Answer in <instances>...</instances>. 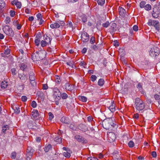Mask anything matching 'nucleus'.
<instances>
[{"label": "nucleus", "mask_w": 160, "mask_h": 160, "mask_svg": "<svg viewBox=\"0 0 160 160\" xmlns=\"http://www.w3.org/2000/svg\"><path fill=\"white\" fill-rule=\"evenodd\" d=\"M37 17L38 18V20H40L42 19V16L41 14L38 13L37 15Z\"/></svg>", "instance_id": "nucleus-49"}, {"label": "nucleus", "mask_w": 160, "mask_h": 160, "mask_svg": "<svg viewBox=\"0 0 160 160\" xmlns=\"http://www.w3.org/2000/svg\"><path fill=\"white\" fill-rule=\"evenodd\" d=\"M118 9L120 15L122 17L124 16L126 13L125 10L122 7H119Z\"/></svg>", "instance_id": "nucleus-15"}, {"label": "nucleus", "mask_w": 160, "mask_h": 160, "mask_svg": "<svg viewBox=\"0 0 160 160\" xmlns=\"http://www.w3.org/2000/svg\"><path fill=\"white\" fill-rule=\"evenodd\" d=\"M27 124L29 129H36L37 128L36 124L33 121H29L28 122Z\"/></svg>", "instance_id": "nucleus-11"}, {"label": "nucleus", "mask_w": 160, "mask_h": 160, "mask_svg": "<svg viewBox=\"0 0 160 160\" xmlns=\"http://www.w3.org/2000/svg\"><path fill=\"white\" fill-rule=\"evenodd\" d=\"M154 49V52L155 53V57L158 55L160 53V51L159 48L156 47H153Z\"/></svg>", "instance_id": "nucleus-23"}, {"label": "nucleus", "mask_w": 160, "mask_h": 160, "mask_svg": "<svg viewBox=\"0 0 160 160\" xmlns=\"http://www.w3.org/2000/svg\"><path fill=\"white\" fill-rule=\"evenodd\" d=\"M9 129V127L8 125H5L3 126L2 131L3 132L5 133L6 131Z\"/></svg>", "instance_id": "nucleus-35"}, {"label": "nucleus", "mask_w": 160, "mask_h": 160, "mask_svg": "<svg viewBox=\"0 0 160 160\" xmlns=\"http://www.w3.org/2000/svg\"><path fill=\"white\" fill-rule=\"evenodd\" d=\"M8 85V82L4 81L2 82L1 85V88L2 89H4L6 88Z\"/></svg>", "instance_id": "nucleus-20"}, {"label": "nucleus", "mask_w": 160, "mask_h": 160, "mask_svg": "<svg viewBox=\"0 0 160 160\" xmlns=\"http://www.w3.org/2000/svg\"><path fill=\"white\" fill-rule=\"evenodd\" d=\"M87 18L86 15H82V20L83 22H85L87 21Z\"/></svg>", "instance_id": "nucleus-51"}, {"label": "nucleus", "mask_w": 160, "mask_h": 160, "mask_svg": "<svg viewBox=\"0 0 160 160\" xmlns=\"http://www.w3.org/2000/svg\"><path fill=\"white\" fill-rule=\"evenodd\" d=\"M31 106L33 108H35L36 107L37 103H36V102L35 101H32V103H31Z\"/></svg>", "instance_id": "nucleus-55"}, {"label": "nucleus", "mask_w": 160, "mask_h": 160, "mask_svg": "<svg viewBox=\"0 0 160 160\" xmlns=\"http://www.w3.org/2000/svg\"><path fill=\"white\" fill-rule=\"evenodd\" d=\"M48 45V43L44 40H42L41 41V45L42 47H44Z\"/></svg>", "instance_id": "nucleus-38"}, {"label": "nucleus", "mask_w": 160, "mask_h": 160, "mask_svg": "<svg viewBox=\"0 0 160 160\" xmlns=\"http://www.w3.org/2000/svg\"><path fill=\"white\" fill-rule=\"evenodd\" d=\"M113 118H109L104 120L102 122L103 128L110 131H114L117 128V125L114 123Z\"/></svg>", "instance_id": "nucleus-1"}, {"label": "nucleus", "mask_w": 160, "mask_h": 160, "mask_svg": "<svg viewBox=\"0 0 160 160\" xmlns=\"http://www.w3.org/2000/svg\"><path fill=\"white\" fill-rule=\"evenodd\" d=\"M146 4V2L145 1H142L140 4V7L141 8H143L145 7V5Z\"/></svg>", "instance_id": "nucleus-43"}, {"label": "nucleus", "mask_w": 160, "mask_h": 160, "mask_svg": "<svg viewBox=\"0 0 160 160\" xmlns=\"http://www.w3.org/2000/svg\"><path fill=\"white\" fill-rule=\"evenodd\" d=\"M156 91L157 93L160 94V86H158L156 88Z\"/></svg>", "instance_id": "nucleus-63"}, {"label": "nucleus", "mask_w": 160, "mask_h": 160, "mask_svg": "<svg viewBox=\"0 0 160 160\" xmlns=\"http://www.w3.org/2000/svg\"><path fill=\"white\" fill-rule=\"evenodd\" d=\"M13 109L14 110L15 113L18 114L20 113V109L19 107H13Z\"/></svg>", "instance_id": "nucleus-28"}, {"label": "nucleus", "mask_w": 160, "mask_h": 160, "mask_svg": "<svg viewBox=\"0 0 160 160\" xmlns=\"http://www.w3.org/2000/svg\"><path fill=\"white\" fill-rule=\"evenodd\" d=\"M18 77L19 78L22 80H25L26 79V75L23 73L22 74H18Z\"/></svg>", "instance_id": "nucleus-25"}, {"label": "nucleus", "mask_w": 160, "mask_h": 160, "mask_svg": "<svg viewBox=\"0 0 160 160\" xmlns=\"http://www.w3.org/2000/svg\"><path fill=\"white\" fill-rule=\"evenodd\" d=\"M109 109L112 112H114L115 110V104L114 101L112 102L111 103V105L109 106L108 107Z\"/></svg>", "instance_id": "nucleus-18"}, {"label": "nucleus", "mask_w": 160, "mask_h": 160, "mask_svg": "<svg viewBox=\"0 0 160 160\" xmlns=\"http://www.w3.org/2000/svg\"><path fill=\"white\" fill-rule=\"evenodd\" d=\"M53 92H54V95L57 97V96L58 95L59 97L58 94H57V93H59L60 91V90L57 88H54L53 89Z\"/></svg>", "instance_id": "nucleus-30"}, {"label": "nucleus", "mask_w": 160, "mask_h": 160, "mask_svg": "<svg viewBox=\"0 0 160 160\" xmlns=\"http://www.w3.org/2000/svg\"><path fill=\"white\" fill-rule=\"evenodd\" d=\"M62 18L61 19L58 18L54 23L50 25V27L52 28H59L60 26H63L65 25L64 20H65V16L63 14H61L60 15Z\"/></svg>", "instance_id": "nucleus-3"}, {"label": "nucleus", "mask_w": 160, "mask_h": 160, "mask_svg": "<svg viewBox=\"0 0 160 160\" xmlns=\"http://www.w3.org/2000/svg\"><path fill=\"white\" fill-rule=\"evenodd\" d=\"M79 127L80 129L82 131L85 132L88 130V127L84 124H80Z\"/></svg>", "instance_id": "nucleus-16"}, {"label": "nucleus", "mask_w": 160, "mask_h": 160, "mask_svg": "<svg viewBox=\"0 0 160 160\" xmlns=\"http://www.w3.org/2000/svg\"><path fill=\"white\" fill-rule=\"evenodd\" d=\"M11 4L13 5H15L18 8H20L22 7V3L18 0H14L11 2Z\"/></svg>", "instance_id": "nucleus-12"}, {"label": "nucleus", "mask_w": 160, "mask_h": 160, "mask_svg": "<svg viewBox=\"0 0 160 160\" xmlns=\"http://www.w3.org/2000/svg\"><path fill=\"white\" fill-rule=\"evenodd\" d=\"M110 29L111 31V32H115L116 30V24L114 22H112V23H110Z\"/></svg>", "instance_id": "nucleus-13"}, {"label": "nucleus", "mask_w": 160, "mask_h": 160, "mask_svg": "<svg viewBox=\"0 0 160 160\" xmlns=\"http://www.w3.org/2000/svg\"><path fill=\"white\" fill-rule=\"evenodd\" d=\"M144 8L146 10L149 11L151 9V6L150 4H148L145 6Z\"/></svg>", "instance_id": "nucleus-39"}, {"label": "nucleus", "mask_w": 160, "mask_h": 160, "mask_svg": "<svg viewBox=\"0 0 160 160\" xmlns=\"http://www.w3.org/2000/svg\"><path fill=\"white\" fill-rule=\"evenodd\" d=\"M154 98L156 100H158V102L160 105V95L157 94H155L154 96Z\"/></svg>", "instance_id": "nucleus-34"}, {"label": "nucleus", "mask_w": 160, "mask_h": 160, "mask_svg": "<svg viewBox=\"0 0 160 160\" xmlns=\"http://www.w3.org/2000/svg\"><path fill=\"white\" fill-rule=\"evenodd\" d=\"M66 64L67 65L69 66L70 67H72V66L73 64V62L69 61L66 63Z\"/></svg>", "instance_id": "nucleus-62"}, {"label": "nucleus", "mask_w": 160, "mask_h": 160, "mask_svg": "<svg viewBox=\"0 0 160 160\" xmlns=\"http://www.w3.org/2000/svg\"><path fill=\"white\" fill-rule=\"evenodd\" d=\"M68 97V95L65 93H63L61 95V97L63 99H66Z\"/></svg>", "instance_id": "nucleus-42"}, {"label": "nucleus", "mask_w": 160, "mask_h": 160, "mask_svg": "<svg viewBox=\"0 0 160 160\" xmlns=\"http://www.w3.org/2000/svg\"><path fill=\"white\" fill-rule=\"evenodd\" d=\"M113 160H121V158L119 157H117V155H114Z\"/></svg>", "instance_id": "nucleus-64"}, {"label": "nucleus", "mask_w": 160, "mask_h": 160, "mask_svg": "<svg viewBox=\"0 0 160 160\" xmlns=\"http://www.w3.org/2000/svg\"><path fill=\"white\" fill-rule=\"evenodd\" d=\"M91 48L94 50H96L98 49V47L95 45H94L91 46Z\"/></svg>", "instance_id": "nucleus-61"}, {"label": "nucleus", "mask_w": 160, "mask_h": 160, "mask_svg": "<svg viewBox=\"0 0 160 160\" xmlns=\"http://www.w3.org/2000/svg\"><path fill=\"white\" fill-rule=\"evenodd\" d=\"M29 78L30 81H32V80H35V77L33 75V74H32V75H30L29 76Z\"/></svg>", "instance_id": "nucleus-48"}, {"label": "nucleus", "mask_w": 160, "mask_h": 160, "mask_svg": "<svg viewBox=\"0 0 160 160\" xmlns=\"http://www.w3.org/2000/svg\"><path fill=\"white\" fill-rule=\"evenodd\" d=\"M11 71L12 75H15L16 74V69L15 68H12L11 70Z\"/></svg>", "instance_id": "nucleus-56"}, {"label": "nucleus", "mask_w": 160, "mask_h": 160, "mask_svg": "<svg viewBox=\"0 0 160 160\" xmlns=\"http://www.w3.org/2000/svg\"><path fill=\"white\" fill-rule=\"evenodd\" d=\"M95 42V39L94 36H92L90 40V42L91 44H93Z\"/></svg>", "instance_id": "nucleus-46"}, {"label": "nucleus", "mask_w": 160, "mask_h": 160, "mask_svg": "<svg viewBox=\"0 0 160 160\" xmlns=\"http://www.w3.org/2000/svg\"><path fill=\"white\" fill-rule=\"evenodd\" d=\"M74 138L78 142H81L82 144H86L88 142V141L81 136L76 135L75 136Z\"/></svg>", "instance_id": "nucleus-7"}, {"label": "nucleus", "mask_w": 160, "mask_h": 160, "mask_svg": "<svg viewBox=\"0 0 160 160\" xmlns=\"http://www.w3.org/2000/svg\"><path fill=\"white\" fill-rule=\"evenodd\" d=\"M110 23L108 21H107L106 22L102 24V25L103 27L106 28H108L109 25H110Z\"/></svg>", "instance_id": "nucleus-37"}, {"label": "nucleus", "mask_w": 160, "mask_h": 160, "mask_svg": "<svg viewBox=\"0 0 160 160\" xmlns=\"http://www.w3.org/2000/svg\"><path fill=\"white\" fill-rule=\"evenodd\" d=\"M4 32L8 36L13 37L14 35V32L12 29L8 25L4 26L2 28Z\"/></svg>", "instance_id": "nucleus-5"}, {"label": "nucleus", "mask_w": 160, "mask_h": 160, "mask_svg": "<svg viewBox=\"0 0 160 160\" xmlns=\"http://www.w3.org/2000/svg\"><path fill=\"white\" fill-rule=\"evenodd\" d=\"M147 24L150 26H153L158 31H159L160 23L158 21L150 19L148 20Z\"/></svg>", "instance_id": "nucleus-4"}, {"label": "nucleus", "mask_w": 160, "mask_h": 160, "mask_svg": "<svg viewBox=\"0 0 160 160\" xmlns=\"http://www.w3.org/2000/svg\"><path fill=\"white\" fill-rule=\"evenodd\" d=\"M20 69L22 70L23 71H25L26 69L27 66L24 64V63H22L20 66Z\"/></svg>", "instance_id": "nucleus-32"}, {"label": "nucleus", "mask_w": 160, "mask_h": 160, "mask_svg": "<svg viewBox=\"0 0 160 160\" xmlns=\"http://www.w3.org/2000/svg\"><path fill=\"white\" fill-rule=\"evenodd\" d=\"M154 51V49L153 47L151 48L150 50L149 51V54L152 57L155 56Z\"/></svg>", "instance_id": "nucleus-31"}, {"label": "nucleus", "mask_w": 160, "mask_h": 160, "mask_svg": "<svg viewBox=\"0 0 160 160\" xmlns=\"http://www.w3.org/2000/svg\"><path fill=\"white\" fill-rule=\"evenodd\" d=\"M105 0H98L97 3L98 5L102 6L105 3Z\"/></svg>", "instance_id": "nucleus-40"}, {"label": "nucleus", "mask_w": 160, "mask_h": 160, "mask_svg": "<svg viewBox=\"0 0 160 160\" xmlns=\"http://www.w3.org/2000/svg\"><path fill=\"white\" fill-rule=\"evenodd\" d=\"M104 83V80L103 78L100 79L98 82V84L100 86H102Z\"/></svg>", "instance_id": "nucleus-27"}, {"label": "nucleus", "mask_w": 160, "mask_h": 160, "mask_svg": "<svg viewBox=\"0 0 160 160\" xmlns=\"http://www.w3.org/2000/svg\"><path fill=\"white\" fill-rule=\"evenodd\" d=\"M10 14L11 17H13L15 15V11L13 10H11L10 12Z\"/></svg>", "instance_id": "nucleus-57"}, {"label": "nucleus", "mask_w": 160, "mask_h": 160, "mask_svg": "<svg viewBox=\"0 0 160 160\" xmlns=\"http://www.w3.org/2000/svg\"><path fill=\"white\" fill-rule=\"evenodd\" d=\"M54 140L59 143L62 142V138L59 136H58L54 138Z\"/></svg>", "instance_id": "nucleus-29"}, {"label": "nucleus", "mask_w": 160, "mask_h": 160, "mask_svg": "<svg viewBox=\"0 0 160 160\" xmlns=\"http://www.w3.org/2000/svg\"><path fill=\"white\" fill-rule=\"evenodd\" d=\"M33 152H27L26 156H27V160H30L32 155L33 153Z\"/></svg>", "instance_id": "nucleus-24"}, {"label": "nucleus", "mask_w": 160, "mask_h": 160, "mask_svg": "<svg viewBox=\"0 0 160 160\" xmlns=\"http://www.w3.org/2000/svg\"><path fill=\"white\" fill-rule=\"evenodd\" d=\"M44 40L48 43V45L50 44L52 39L48 37L47 34H44L43 35Z\"/></svg>", "instance_id": "nucleus-14"}, {"label": "nucleus", "mask_w": 160, "mask_h": 160, "mask_svg": "<svg viewBox=\"0 0 160 160\" xmlns=\"http://www.w3.org/2000/svg\"><path fill=\"white\" fill-rule=\"evenodd\" d=\"M46 52L44 51H37L36 53H33L32 55V59L34 61H39L45 58Z\"/></svg>", "instance_id": "nucleus-2"}, {"label": "nucleus", "mask_w": 160, "mask_h": 160, "mask_svg": "<svg viewBox=\"0 0 160 160\" xmlns=\"http://www.w3.org/2000/svg\"><path fill=\"white\" fill-rule=\"evenodd\" d=\"M135 105H136V108L138 111H141L144 108L145 104L143 102H141L138 103H135Z\"/></svg>", "instance_id": "nucleus-9"}, {"label": "nucleus", "mask_w": 160, "mask_h": 160, "mask_svg": "<svg viewBox=\"0 0 160 160\" xmlns=\"http://www.w3.org/2000/svg\"><path fill=\"white\" fill-rule=\"evenodd\" d=\"M97 79V77L95 75H92L91 77V80L92 82H94Z\"/></svg>", "instance_id": "nucleus-47"}, {"label": "nucleus", "mask_w": 160, "mask_h": 160, "mask_svg": "<svg viewBox=\"0 0 160 160\" xmlns=\"http://www.w3.org/2000/svg\"><path fill=\"white\" fill-rule=\"evenodd\" d=\"M87 160H98V158L92 157H88Z\"/></svg>", "instance_id": "nucleus-52"}, {"label": "nucleus", "mask_w": 160, "mask_h": 160, "mask_svg": "<svg viewBox=\"0 0 160 160\" xmlns=\"http://www.w3.org/2000/svg\"><path fill=\"white\" fill-rule=\"evenodd\" d=\"M48 115H49V119H50V120H51L53 118L54 116L53 114L51 112H49L48 113Z\"/></svg>", "instance_id": "nucleus-50"}, {"label": "nucleus", "mask_w": 160, "mask_h": 160, "mask_svg": "<svg viewBox=\"0 0 160 160\" xmlns=\"http://www.w3.org/2000/svg\"><path fill=\"white\" fill-rule=\"evenodd\" d=\"M79 99L82 101L85 102L87 101V98L86 97L84 96H80Z\"/></svg>", "instance_id": "nucleus-36"}, {"label": "nucleus", "mask_w": 160, "mask_h": 160, "mask_svg": "<svg viewBox=\"0 0 160 160\" xmlns=\"http://www.w3.org/2000/svg\"><path fill=\"white\" fill-rule=\"evenodd\" d=\"M21 100L23 102H26L27 100V98L26 96H23L21 97Z\"/></svg>", "instance_id": "nucleus-59"}, {"label": "nucleus", "mask_w": 160, "mask_h": 160, "mask_svg": "<svg viewBox=\"0 0 160 160\" xmlns=\"http://www.w3.org/2000/svg\"><path fill=\"white\" fill-rule=\"evenodd\" d=\"M11 21V19L9 17H7L5 20L4 22L6 23H9Z\"/></svg>", "instance_id": "nucleus-44"}, {"label": "nucleus", "mask_w": 160, "mask_h": 160, "mask_svg": "<svg viewBox=\"0 0 160 160\" xmlns=\"http://www.w3.org/2000/svg\"><path fill=\"white\" fill-rule=\"evenodd\" d=\"M41 41V40L40 39H36L34 41L35 43L36 44V45L37 46H38L40 44V43Z\"/></svg>", "instance_id": "nucleus-45"}, {"label": "nucleus", "mask_w": 160, "mask_h": 160, "mask_svg": "<svg viewBox=\"0 0 160 160\" xmlns=\"http://www.w3.org/2000/svg\"><path fill=\"white\" fill-rule=\"evenodd\" d=\"M65 87V89L68 91H71L72 89V85L69 83H66Z\"/></svg>", "instance_id": "nucleus-21"}, {"label": "nucleus", "mask_w": 160, "mask_h": 160, "mask_svg": "<svg viewBox=\"0 0 160 160\" xmlns=\"http://www.w3.org/2000/svg\"><path fill=\"white\" fill-rule=\"evenodd\" d=\"M16 152H13L11 153V158L12 159H15L16 157Z\"/></svg>", "instance_id": "nucleus-53"}, {"label": "nucleus", "mask_w": 160, "mask_h": 160, "mask_svg": "<svg viewBox=\"0 0 160 160\" xmlns=\"http://www.w3.org/2000/svg\"><path fill=\"white\" fill-rule=\"evenodd\" d=\"M61 121L66 124H68L69 123V121L68 118L65 117H62L61 119Z\"/></svg>", "instance_id": "nucleus-17"}, {"label": "nucleus", "mask_w": 160, "mask_h": 160, "mask_svg": "<svg viewBox=\"0 0 160 160\" xmlns=\"http://www.w3.org/2000/svg\"><path fill=\"white\" fill-rule=\"evenodd\" d=\"M63 155L66 158H69L71 156L70 151L68 150V151H66L63 153Z\"/></svg>", "instance_id": "nucleus-22"}, {"label": "nucleus", "mask_w": 160, "mask_h": 160, "mask_svg": "<svg viewBox=\"0 0 160 160\" xmlns=\"http://www.w3.org/2000/svg\"><path fill=\"white\" fill-rule=\"evenodd\" d=\"M61 14H62V13H60L59 15L58 14V13H55V17L57 18H58L59 19H61L62 17V16H61L60 15Z\"/></svg>", "instance_id": "nucleus-60"}, {"label": "nucleus", "mask_w": 160, "mask_h": 160, "mask_svg": "<svg viewBox=\"0 0 160 160\" xmlns=\"http://www.w3.org/2000/svg\"><path fill=\"white\" fill-rule=\"evenodd\" d=\"M81 40L84 42H88L89 39V35L86 32L82 33L81 35Z\"/></svg>", "instance_id": "nucleus-8"}, {"label": "nucleus", "mask_w": 160, "mask_h": 160, "mask_svg": "<svg viewBox=\"0 0 160 160\" xmlns=\"http://www.w3.org/2000/svg\"><path fill=\"white\" fill-rule=\"evenodd\" d=\"M52 146L50 144H48V145L46 146L44 148V151L45 152H48L49 150L52 148Z\"/></svg>", "instance_id": "nucleus-26"}, {"label": "nucleus", "mask_w": 160, "mask_h": 160, "mask_svg": "<svg viewBox=\"0 0 160 160\" xmlns=\"http://www.w3.org/2000/svg\"><path fill=\"white\" fill-rule=\"evenodd\" d=\"M5 70V68L3 64H0V72H2Z\"/></svg>", "instance_id": "nucleus-54"}, {"label": "nucleus", "mask_w": 160, "mask_h": 160, "mask_svg": "<svg viewBox=\"0 0 160 160\" xmlns=\"http://www.w3.org/2000/svg\"><path fill=\"white\" fill-rule=\"evenodd\" d=\"M34 150L33 149L32 147H28L27 149V152H34Z\"/></svg>", "instance_id": "nucleus-58"}, {"label": "nucleus", "mask_w": 160, "mask_h": 160, "mask_svg": "<svg viewBox=\"0 0 160 160\" xmlns=\"http://www.w3.org/2000/svg\"><path fill=\"white\" fill-rule=\"evenodd\" d=\"M5 6V2L3 0H0V8H3Z\"/></svg>", "instance_id": "nucleus-33"}, {"label": "nucleus", "mask_w": 160, "mask_h": 160, "mask_svg": "<svg viewBox=\"0 0 160 160\" xmlns=\"http://www.w3.org/2000/svg\"><path fill=\"white\" fill-rule=\"evenodd\" d=\"M108 139L110 142H113L116 139L115 134L112 132H109L108 134Z\"/></svg>", "instance_id": "nucleus-10"}, {"label": "nucleus", "mask_w": 160, "mask_h": 160, "mask_svg": "<svg viewBox=\"0 0 160 160\" xmlns=\"http://www.w3.org/2000/svg\"><path fill=\"white\" fill-rule=\"evenodd\" d=\"M128 145L130 148H132L134 145V143L132 141H130L128 143Z\"/></svg>", "instance_id": "nucleus-41"}, {"label": "nucleus", "mask_w": 160, "mask_h": 160, "mask_svg": "<svg viewBox=\"0 0 160 160\" xmlns=\"http://www.w3.org/2000/svg\"><path fill=\"white\" fill-rule=\"evenodd\" d=\"M39 113L37 110L33 109L32 112V115L34 118H37L38 116Z\"/></svg>", "instance_id": "nucleus-19"}, {"label": "nucleus", "mask_w": 160, "mask_h": 160, "mask_svg": "<svg viewBox=\"0 0 160 160\" xmlns=\"http://www.w3.org/2000/svg\"><path fill=\"white\" fill-rule=\"evenodd\" d=\"M160 14V9L159 7H158L157 5H155L153 8L152 16L154 18H157Z\"/></svg>", "instance_id": "nucleus-6"}]
</instances>
